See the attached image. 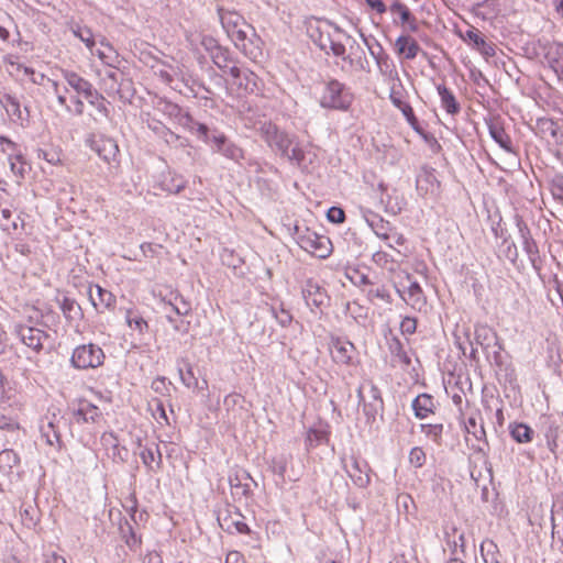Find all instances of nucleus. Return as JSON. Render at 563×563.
<instances>
[{
	"instance_id": "obj_1",
	"label": "nucleus",
	"mask_w": 563,
	"mask_h": 563,
	"mask_svg": "<svg viewBox=\"0 0 563 563\" xmlns=\"http://www.w3.org/2000/svg\"><path fill=\"white\" fill-rule=\"evenodd\" d=\"M258 131L260 135L275 153H278L282 157L287 158L299 167L302 165L305 152L295 143L294 136L280 130L272 122H264Z\"/></svg>"
},
{
	"instance_id": "obj_2",
	"label": "nucleus",
	"mask_w": 563,
	"mask_h": 563,
	"mask_svg": "<svg viewBox=\"0 0 563 563\" xmlns=\"http://www.w3.org/2000/svg\"><path fill=\"white\" fill-rule=\"evenodd\" d=\"M341 33L340 27L327 20H316L308 26L309 37L320 49L327 54L331 52L334 56L344 58L345 46L336 40V36Z\"/></svg>"
},
{
	"instance_id": "obj_3",
	"label": "nucleus",
	"mask_w": 563,
	"mask_h": 563,
	"mask_svg": "<svg viewBox=\"0 0 563 563\" xmlns=\"http://www.w3.org/2000/svg\"><path fill=\"white\" fill-rule=\"evenodd\" d=\"M353 96L340 81L332 79L327 82L320 98L322 108L334 110H347L352 103Z\"/></svg>"
},
{
	"instance_id": "obj_4",
	"label": "nucleus",
	"mask_w": 563,
	"mask_h": 563,
	"mask_svg": "<svg viewBox=\"0 0 563 563\" xmlns=\"http://www.w3.org/2000/svg\"><path fill=\"white\" fill-rule=\"evenodd\" d=\"M297 243L306 252L319 258H327L331 254V241L324 235L306 228L300 230L296 227Z\"/></svg>"
},
{
	"instance_id": "obj_5",
	"label": "nucleus",
	"mask_w": 563,
	"mask_h": 563,
	"mask_svg": "<svg viewBox=\"0 0 563 563\" xmlns=\"http://www.w3.org/2000/svg\"><path fill=\"white\" fill-rule=\"evenodd\" d=\"M103 350L96 344H82L77 346L71 355L70 362L78 369L97 368L104 362Z\"/></svg>"
},
{
	"instance_id": "obj_6",
	"label": "nucleus",
	"mask_w": 563,
	"mask_h": 563,
	"mask_svg": "<svg viewBox=\"0 0 563 563\" xmlns=\"http://www.w3.org/2000/svg\"><path fill=\"white\" fill-rule=\"evenodd\" d=\"M13 334L22 344L37 354L44 350L46 342L51 341V335L45 330L29 324H15Z\"/></svg>"
},
{
	"instance_id": "obj_7",
	"label": "nucleus",
	"mask_w": 563,
	"mask_h": 563,
	"mask_svg": "<svg viewBox=\"0 0 563 563\" xmlns=\"http://www.w3.org/2000/svg\"><path fill=\"white\" fill-rule=\"evenodd\" d=\"M397 291L400 297L412 309L421 311L427 306V299L423 290L417 280H413L410 274H406L405 280L399 283Z\"/></svg>"
},
{
	"instance_id": "obj_8",
	"label": "nucleus",
	"mask_w": 563,
	"mask_h": 563,
	"mask_svg": "<svg viewBox=\"0 0 563 563\" xmlns=\"http://www.w3.org/2000/svg\"><path fill=\"white\" fill-rule=\"evenodd\" d=\"M244 516L235 507H228L218 515V522L222 530L229 533H250V528L244 520Z\"/></svg>"
},
{
	"instance_id": "obj_9",
	"label": "nucleus",
	"mask_w": 563,
	"mask_h": 563,
	"mask_svg": "<svg viewBox=\"0 0 563 563\" xmlns=\"http://www.w3.org/2000/svg\"><path fill=\"white\" fill-rule=\"evenodd\" d=\"M230 76L233 78V84L246 93L258 95L262 91V80L247 68H240L233 65L230 67Z\"/></svg>"
},
{
	"instance_id": "obj_10",
	"label": "nucleus",
	"mask_w": 563,
	"mask_h": 563,
	"mask_svg": "<svg viewBox=\"0 0 563 563\" xmlns=\"http://www.w3.org/2000/svg\"><path fill=\"white\" fill-rule=\"evenodd\" d=\"M363 387L358 388V397L363 401V412L367 422H374L378 415H383L384 401L379 388L372 382L368 384L367 399L362 395Z\"/></svg>"
},
{
	"instance_id": "obj_11",
	"label": "nucleus",
	"mask_w": 563,
	"mask_h": 563,
	"mask_svg": "<svg viewBox=\"0 0 563 563\" xmlns=\"http://www.w3.org/2000/svg\"><path fill=\"white\" fill-rule=\"evenodd\" d=\"M302 297L306 301V305L313 311L314 309H322L329 302V296L317 282L313 279L306 280L302 289Z\"/></svg>"
},
{
	"instance_id": "obj_12",
	"label": "nucleus",
	"mask_w": 563,
	"mask_h": 563,
	"mask_svg": "<svg viewBox=\"0 0 563 563\" xmlns=\"http://www.w3.org/2000/svg\"><path fill=\"white\" fill-rule=\"evenodd\" d=\"M474 340L475 343L481 345L484 350H488L490 346H496L497 350L494 351V357L495 361L498 362L503 346L499 342V338L496 331L493 328L486 324H476L474 331Z\"/></svg>"
},
{
	"instance_id": "obj_13",
	"label": "nucleus",
	"mask_w": 563,
	"mask_h": 563,
	"mask_svg": "<svg viewBox=\"0 0 563 563\" xmlns=\"http://www.w3.org/2000/svg\"><path fill=\"white\" fill-rule=\"evenodd\" d=\"M344 468L357 487L365 488L369 484V466L366 461L351 456L350 462L344 463Z\"/></svg>"
},
{
	"instance_id": "obj_14",
	"label": "nucleus",
	"mask_w": 563,
	"mask_h": 563,
	"mask_svg": "<svg viewBox=\"0 0 563 563\" xmlns=\"http://www.w3.org/2000/svg\"><path fill=\"white\" fill-rule=\"evenodd\" d=\"M332 360L340 365L354 364L355 347L353 343L340 338L332 339L330 345Z\"/></svg>"
},
{
	"instance_id": "obj_15",
	"label": "nucleus",
	"mask_w": 563,
	"mask_h": 563,
	"mask_svg": "<svg viewBox=\"0 0 563 563\" xmlns=\"http://www.w3.org/2000/svg\"><path fill=\"white\" fill-rule=\"evenodd\" d=\"M91 147L108 164L117 162L119 147L113 139L102 135L98 136L92 141Z\"/></svg>"
},
{
	"instance_id": "obj_16",
	"label": "nucleus",
	"mask_w": 563,
	"mask_h": 563,
	"mask_svg": "<svg viewBox=\"0 0 563 563\" xmlns=\"http://www.w3.org/2000/svg\"><path fill=\"white\" fill-rule=\"evenodd\" d=\"M62 76L67 86L74 89L77 95H81L86 99L88 97L97 96V90L93 88L92 84L84 77L79 76L77 73L71 70H63Z\"/></svg>"
},
{
	"instance_id": "obj_17",
	"label": "nucleus",
	"mask_w": 563,
	"mask_h": 563,
	"mask_svg": "<svg viewBox=\"0 0 563 563\" xmlns=\"http://www.w3.org/2000/svg\"><path fill=\"white\" fill-rule=\"evenodd\" d=\"M212 142L214 145V150L218 153H221L223 156L239 162L244 158V153L241 147L230 142L224 134L217 133L213 131Z\"/></svg>"
},
{
	"instance_id": "obj_18",
	"label": "nucleus",
	"mask_w": 563,
	"mask_h": 563,
	"mask_svg": "<svg viewBox=\"0 0 563 563\" xmlns=\"http://www.w3.org/2000/svg\"><path fill=\"white\" fill-rule=\"evenodd\" d=\"M208 43L209 44H207L206 41L203 42L207 49L210 52V57L213 64L224 73L230 74V64L232 62L230 51L225 47L218 45L216 41L212 38L208 40Z\"/></svg>"
},
{
	"instance_id": "obj_19",
	"label": "nucleus",
	"mask_w": 563,
	"mask_h": 563,
	"mask_svg": "<svg viewBox=\"0 0 563 563\" xmlns=\"http://www.w3.org/2000/svg\"><path fill=\"white\" fill-rule=\"evenodd\" d=\"M218 15L222 27L227 32L228 36L235 32L240 27L249 29L246 20L238 12L218 8Z\"/></svg>"
},
{
	"instance_id": "obj_20",
	"label": "nucleus",
	"mask_w": 563,
	"mask_h": 563,
	"mask_svg": "<svg viewBox=\"0 0 563 563\" xmlns=\"http://www.w3.org/2000/svg\"><path fill=\"white\" fill-rule=\"evenodd\" d=\"M89 299L98 312L112 308L115 302V297L112 292L101 288L99 285H96L95 289L92 287L89 288Z\"/></svg>"
},
{
	"instance_id": "obj_21",
	"label": "nucleus",
	"mask_w": 563,
	"mask_h": 563,
	"mask_svg": "<svg viewBox=\"0 0 563 563\" xmlns=\"http://www.w3.org/2000/svg\"><path fill=\"white\" fill-rule=\"evenodd\" d=\"M0 103L5 109L7 114L13 122H23L29 119V110L21 109L20 101L12 95L5 93L0 99Z\"/></svg>"
},
{
	"instance_id": "obj_22",
	"label": "nucleus",
	"mask_w": 563,
	"mask_h": 563,
	"mask_svg": "<svg viewBox=\"0 0 563 563\" xmlns=\"http://www.w3.org/2000/svg\"><path fill=\"white\" fill-rule=\"evenodd\" d=\"M517 227L522 239V247L527 253L531 264L533 265V267H536V262L539 258L538 245L531 238L528 225L521 219H517Z\"/></svg>"
},
{
	"instance_id": "obj_23",
	"label": "nucleus",
	"mask_w": 563,
	"mask_h": 563,
	"mask_svg": "<svg viewBox=\"0 0 563 563\" xmlns=\"http://www.w3.org/2000/svg\"><path fill=\"white\" fill-rule=\"evenodd\" d=\"M488 131L492 139L507 153H515L510 136L506 133L498 119L488 122Z\"/></svg>"
},
{
	"instance_id": "obj_24",
	"label": "nucleus",
	"mask_w": 563,
	"mask_h": 563,
	"mask_svg": "<svg viewBox=\"0 0 563 563\" xmlns=\"http://www.w3.org/2000/svg\"><path fill=\"white\" fill-rule=\"evenodd\" d=\"M263 45L264 42L260 35L256 32H252V34L246 37V41L240 44L238 49H240L247 58L257 60L263 56Z\"/></svg>"
},
{
	"instance_id": "obj_25",
	"label": "nucleus",
	"mask_w": 563,
	"mask_h": 563,
	"mask_svg": "<svg viewBox=\"0 0 563 563\" xmlns=\"http://www.w3.org/2000/svg\"><path fill=\"white\" fill-rule=\"evenodd\" d=\"M411 407L416 418L422 420L434 412L435 400L429 394H420L412 400Z\"/></svg>"
},
{
	"instance_id": "obj_26",
	"label": "nucleus",
	"mask_w": 563,
	"mask_h": 563,
	"mask_svg": "<svg viewBox=\"0 0 563 563\" xmlns=\"http://www.w3.org/2000/svg\"><path fill=\"white\" fill-rule=\"evenodd\" d=\"M57 302L68 322H78L84 318L82 309L75 299L63 296L62 299H57Z\"/></svg>"
},
{
	"instance_id": "obj_27",
	"label": "nucleus",
	"mask_w": 563,
	"mask_h": 563,
	"mask_svg": "<svg viewBox=\"0 0 563 563\" xmlns=\"http://www.w3.org/2000/svg\"><path fill=\"white\" fill-rule=\"evenodd\" d=\"M395 47L398 54L404 55L406 59H413L420 52V46L415 38L409 35H400Z\"/></svg>"
},
{
	"instance_id": "obj_28",
	"label": "nucleus",
	"mask_w": 563,
	"mask_h": 563,
	"mask_svg": "<svg viewBox=\"0 0 563 563\" xmlns=\"http://www.w3.org/2000/svg\"><path fill=\"white\" fill-rule=\"evenodd\" d=\"M101 416L99 408L89 401L82 400L74 411V417L78 423L96 422Z\"/></svg>"
},
{
	"instance_id": "obj_29",
	"label": "nucleus",
	"mask_w": 563,
	"mask_h": 563,
	"mask_svg": "<svg viewBox=\"0 0 563 563\" xmlns=\"http://www.w3.org/2000/svg\"><path fill=\"white\" fill-rule=\"evenodd\" d=\"M544 57L556 74L563 66V43H550L544 47Z\"/></svg>"
},
{
	"instance_id": "obj_30",
	"label": "nucleus",
	"mask_w": 563,
	"mask_h": 563,
	"mask_svg": "<svg viewBox=\"0 0 563 563\" xmlns=\"http://www.w3.org/2000/svg\"><path fill=\"white\" fill-rule=\"evenodd\" d=\"M465 40L473 43L474 47L484 56L492 57L495 55V47L492 43L486 42L482 34L475 30H467L465 33Z\"/></svg>"
},
{
	"instance_id": "obj_31",
	"label": "nucleus",
	"mask_w": 563,
	"mask_h": 563,
	"mask_svg": "<svg viewBox=\"0 0 563 563\" xmlns=\"http://www.w3.org/2000/svg\"><path fill=\"white\" fill-rule=\"evenodd\" d=\"M365 221L378 238L383 240L389 239V222L385 221L379 214L369 212L365 216Z\"/></svg>"
},
{
	"instance_id": "obj_32",
	"label": "nucleus",
	"mask_w": 563,
	"mask_h": 563,
	"mask_svg": "<svg viewBox=\"0 0 563 563\" xmlns=\"http://www.w3.org/2000/svg\"><path fill=\"white\" fill-rule=\"evenodd\" d=\"M437 90L441 98V104L445 111L451 115L457 114L461 111V106L453 92L444 85H438Z\"/></svg>"
},
{
	"instance_id": "obj_33",
	"label": "nucleus",
	"mask_w": 563,
	"mask_h": 563,
	"mask_svg": "<svg viewBox=\"0 0 563 563\" xmlns=\"http://www.w3.org/2000/svg\"><path fill=\"white\" fill-rule=\"evenodd\" d=\"M143 464L153 472H157L162 467V453L158 450V445L153 448H144L140 453Z\"/></svg>"
},
{
	"instance_id": "obj_34",
	"label": "nucleus",
	"mask_w": 563,
	"mask_h": 563,
	"mask_svg": "<svg viewBox=\"0 0 563 563\" xmlns=\"http://www.w3.org/2000/svg\"><path fill=\"white\" fill-rule=\"evenodd\" d=\"M388 349L394 360L405 366H409L411 363L410 357L404 349V344L397 336H393L388 341Z\"/></svg>"
},
{
	"instance_id": "obj_35",
	"label": "nucleus",
	"mask_w": 563,
	"mask_h": 563,
	"mask_svg": "<svg viewBox=\"0 0 563 563\" xmlns=\"http://www.w3.org/2000/svg\"><path fill=\"white\" fill-rule=\"evenodd\" d=\"M510 434L518 443H528L532 440L533 430L525 423L510 424Z\"/></svg>"
},
{
	"instance_id": "obj_36",
	"label": "nucleus",
	"mask_w": 563,
	"mask_h": 563,
	"mask_svg": "<svg viewBox=\"0 0 563 563\" xmlns=\"http://www.w3.org/2000/svg\"><path fill=\"white\" fill-rule=\"evenodd\" d=\"M183 124L189 130L191 131L192 133H196L198 135V137H200L201 140H203L205 142H208L209 140V129L206 124L203 123H200L198 121H196L190 114H185L184 115V122Z\"/></svg>"
},
{
	"instance_id": "obj_37",
	"label": "nucleus",
	"mask_w": 563,
	"mask_h": 563,
	"mask_svg": "<svg viewBox=\"0 0 563 563\" xmlns=\"http://www.w3.org/2000/svg\"><path fill=\"white\" fill-rule=\"evenodd\" d=\"M389 11L393 14H397L398 15V20L394 19V24H396V25L397 24H401L402 26H405L406 22H408L410 20V18L412 16V13L409 10V8L405 3L399 1V0H395L390 4Z\"/></svg>"
},
{
	"instance_id": "obj_38",
	"label": "nucleus",
	"mask_w": 563,
	"mask_h": 563,
	"mask_svg": "<svg viewBox=\"0 0 563 563\" xmlns=\"http://www.w3.org/2000/svg\"><path fill=\"white\" fill-rule=\"evenodd\" d=\"M481 555L484 563H499L498 561V548L492 540H484L481 544Z\"/></svg>"
},
{
	"instance_id": "obj_39",
	"label": "nucleus",
	"mask_w": 563,
	"mask_h": 563,
	"mask_svg": "<svg viewBox=\"0 0 563 563\" xmlns=\"http://www.w3.org/2000/svg\"><path fill=\"white\" fill-rule=\"evenodd\" d=\"M20 462V457L16 452L11 449H5L0 452V470L9 473Z\"/></svg>"
},
{
	"instance_id": "obj_40",
	"label": "nucleus",
	"mask_w": 563,
	"mask_h": 563,
	"mask_svg": "<svg viewBox=\"0 0 563 563\" xmlns=\"http://www.w3.org/2000/svg\"><path fill=\"white\" fill-rule=\"evenodd\" d=\"M553 527H552V538L558 545V550L563 554V508L561 511H556L555 516L552 517Z\"/></svg>"
},
{
	"instance_id": "obj_41",
	"label": "nucleus",
	"mask_w": 563,
	"mask_h": 563,
	"mask_svg": "<svg viewBox=\"0 0 563 563\" xmlns=\"http://www.w3.org/2000/svg\"><path fill=\"white\" fill-rule=\"evenodd\" d=\"M456 532H457V529L454 526L445 527V529H444L446 541H448L449 545L453 548L452 551L455 552L456 549L460 548L461 552H464V548H465V537H464V533L461 532L457 536V538H455V533Z\"/></svg>"
},
{
	"instance_id": "obj_42",
	"label": "nucleus",
	"mask_w": 563,
	"mask_h": 563,
	"mask_svg": "<svg viewBox=\"0 0 563 563\" xmlns=\"http://www.w3.org/2000/svg\"><path fill=\"white\" fill-rule=\"evenodd\" d=\"M125 321L132 330L137 331L140 334H143L148 330L147 322L132 310L126 311Z\"/></svg>"
},
{
	"instance_id": "obj_43",
	"label": "nucleus",
	"mask_w": 563,
	"mask_h": 563,
	"mask_svg": "<svg viewBox=\"0 0 563 563\" xmlns=\"http://www.w3.org/2000/svg\"><path fill=\"white\" fill-rule=\"evenodd\" d=\"M165 309L170 310V312L178 317L188 316L191 311L190 305L178 296H175L174 301H168L167 303H165Z\"/></svg>"
},
{
	"instance_id": "obj_44",
	"label": "nucleus",
	"mask_w": 563,
	"mask_h": 563,
	"mask_svg": "<svg viewBox=\"0 0 563 563\" xmlns=\"http://www.w3.org/2000/svg\"><path fill=\"white\" fill-rule=\"evenodd\" d=\"M96 55L104 65L110 67H113L119 62V54L111 44H106L104 49H97Z\"/></svg>"
},
{
	"instance_id": "obj_45",
	"label": "nucleus",
	"mask_w": 563,
	"mask_h": 563,
	"mask_svg": "<svg viewBox=\"0 0 563 563\" xmlns=\"http://www.w3.org/2000/svg\"><path fill=\"white\" fill-rule=\"evenodd\" d=\"M0 151L8 155L9 161H12V157L21 158V151L18 145L5 136H0Z\"/></svg>"
},
{
	"instance_id": "obj_46",
	"label": "nucleus",
	"mask_w": 563,
	"mask_h": 563,
	"mask_svg": "<svg viewBox=\"0 0 563 563\" xmlns=\"http://www.w3.org/2000/svg\"><path fill=\"white\" fill-rule=\"evenodd\" d=\"M421 431L432 441L440 444L442 440V433H443V424L442 423H434V424H424L422 423L420 426Z\"/></svg>"
},
{
	"instance_id": "obj_47",
	"label": "nucleus",
	"mask_w": 563,
	"mask_h": 563,
	"mask_svg": "<svg viewBox=\"0 0 563 563\" xmlns=\"http://www.w3.org/2000/svg\"><path fill=\"white\" fill-rule=\"evenodd\" d=\"M366 296L371 301H374V299H380L385 302H390V295L385 288V286H378V287H369L365 290Z\"/></svg>"
},
{
	"instance_id": "obj_48",
	"label": "nucleus",
	"mask_w": 563,
	"mask_h": 563,
	"mask_svg": "<svg viewBox=\"0 0 563 563\" xmlns=\"http://www.w3.org/2000/svg\"><path fill=\"white\" fill-rule=\"evenodd\" d=\"M287 457L285 455L276 456L272 460L271 470L274 474L278 475L282 479L285 477L287 471Z\"/></svg>"
},
{
	"instance_id": "obj_49",
	"label": "nucleus",
	"mask_w": 563,
	"mask_h": 563,
	"mask_svg": "<svg viewBox=\"0 0 563 563\" xmlns=\"http://www.w3.org/2000/svg\"><path fill=\"white\" fill-rule=\"evenodd\" d=\"M87 101L93 106L97 110V112L107 118L109 115V110L107 108V101L104 99V97L102 95H100L98 91H97V96L95 97H88L87 98Z\"/></svg>"
},
{
	"instance_id": "obj_50",
	"label": "nucleus",
	"mask_w": 563,
	"mask_h": 563,
	"mask_svg": "<svg viewBox=\"0 0 563 563\" xmlns=\"http://www.w3.org/2000/svg\"><path fill=\"white\" fill-rule=\"evenodd\" d=\"M426 452L420 446H415L409 453V463L415 467H422L426 463Z\"/></svg>"
},
{
	"instance_id": "obj_51",
	"label": "nucleus",
	"mask_w": 563,
	"mask_h": 563,
	"mask_svg": "<svg viewBox=\"0 0 563 563\" xmlns=\"http://www.w3.org/2000/svg\"><path fill=\"white\" fill-rule=\"evenodd\" d=\"M252 32H256L254 26L249 23V29L240 27L235 30L229 37L232 40L234 46L238 48L241 43L246 41V37L252 34Z\"/></svg>"
},
{
	"instance_id": "obj_52",
	"label": "nucleus",
	"mask_w": 563,
	"mask_h": 563,
	"mask_svg": "<svg viewBox=\"0 0 563 563\" xmlns=\"http://www.w3.org/2000/svg\"><path fill=\"white\" fill-rule=\"evenodd\" d=\"M166 319L173 325L174 330L177 332L186 333L189 330L190 322L177 319L174 317V313L170 310L165 309Z\"/></svg>"
},
{
	"instance_id": "obj_53",
	"label": "nucleus",
	"mask_w": 563,
	"mask_h": 563,
	"mask_svg": "<svg viewBox=\"0 0 563 563\" xmlns=\"http://www.w3.org/2000/svg\"><path fill=\"white\" fill-rule=\"evenodd\" d=\"M21 520L26 528H35L37 523L36 509L31 506L23 509V511H21Z\"/></svg>"
},
{
	"instance_id": "obj_54",
	"label": "nucleus",
	"mask_w": 563,
	"mask_h": 563,
	"mask_svg": "<svg viewBox=\"0 0 563 563\" xmlns=\"http://www.w3.org/2000/svg\"><path fill=\"white\" fill-rule=\"evenodd\" d=\"M466 430L468 433H473V435L477 440H482L486 435L483 423L477 424L476 418H474V417H470L467 419Z\"/></svg>"
},
{
	"instance_id": "obj_55",
	"label": "nucleus",
	"mask_w": 563,
	"mask_h": 563,
	"mask_svg": "<svg viewBox=\"0 0 563 563\" xmlns=\"http://www.w3.org/2000/svg\"><path fill=\"white\" fill-rule=\"evenodd\" d=\"M11 211L9 209H2L0 211V225L5 231H15L18 229V223L15 221L10 222Z\"/></svg>"
},
{
	"instance_id": "obj_56",
	"label": "nucleus",
	"mask_w": 563,
	"mask_h": 563,
	"mask_svg": "<svg viewBox=\"0 0 563 563\" xmlns=\"http://www.w3.org/2000/svg\"><path fill=\"white\" fill-rule=\"evenodd\" d=\"M9 163H10V168L13 172V174L23 178L26 173V167H27V164L24 161L23 156L21 155L20 159H15V157H12V161H9Z\"/></svg>"
},
{
	"instance_id": "obj_57",
	"label": "nucleus",
	"mask_w": 563,
	"mask_h": 563,
	"mask_svg": "<svg viewBox=\"0 0 563 563\" xmlns=\"http://www.w3.org/2000/svg\"><path fill=\"white\" fill-rule=\"evenodd\" d=\"M400 330L402 334H413L417 330V319L405 317L400 323Z\"/></svg>"
},
{
	"instance_id": "obj_58",
	"label": "nucleus",
	"mask_w": 563,
	"mask_h": 563,
	"mask_svg": "<svg viewBox=\"0 0 563 563\" xmlns=\"http://www.w3.org/2000/svg\"><path fill=\"white\" fill-rule=\"evenodd\" d=\"M327 218L332 223H342L345 220V213L339 207H331L328 210Z\"/></svg>"
},
{
	"instance_id": "obj_59",
	"label": "nucleus",
	"mask_w": 563,
	"mask_h": 563,
	"mask_svg": "<svg viewBox=\"0 0 563 563\" xmlns=\"http://www.w3.org/2000/svg\"><path fill=\"white\" fill-rule=\"evenodd\" d=\"M179 376L183 384L186 385L187 387H191L194 384H197L196 377L190 366H188L186 371L179 368Z\"/></svg>"
},
{
	"instance_id": "obj_60",
	"label": "nucleus",
	"mask_w": 563,
	"mask_h": 563,
	"mask_svg": "<svg viewBox=\"0 0 563 563\" xmlns=\"http://www.w3.org/2000/svg\"><path fill=\"white\" fill-rule=\"evenodd\" d=\"M79 40L85 43V45L87 46V48L90 49L91 53H93L92 48L96 42L90 29L86 27V30H82L79 34Z\"/></svg>"
},
{
	"instance_id": "obj_61",
	"label": "nucleus",
	"mask_w": 563,
	"mask_h": 563,
	"mask_svg": "<svg viewBox=\"0 0 563 563\" xmlns=\"http://www.w3.org/2000/svg\"><path fill=\"white\" fill-rule=\"evenodd\" d=\"M376 64L383 74L391 73L393 67H394L393 62L390 60V58L387 54H384L383 56H380L378 58V60L376 62Z\"/></svg>"
},
{
	"instance_id": "obj_62",
	"label": "nucleus",
	"mask_w": 563,
	"mask_h": 563,
	"mask_svg": "<svg viewBox=\"0 0 563 563\" xmlns=\"http://www.w3.org/2000/svg\"><path fill=\"white\" fill-rule=\"evenodd\" d=\"M23 73L30 76V79L35 85H44V81L47 79L44 74H36L32 68L24 66Z\"/></svg>"
},
{
	"instance_id": "obj_63",
	"label": "nucleus",
	"mask_w": 563,
	"mask_h": 563,
	"mask_svg": "<svg viewBox=\"0 0 563 563\" xmlns=\"http://www.w3.org/2000/svg\"><path fill=\"white\" fill-rule=\"evenodd\" d=\"M366 4L378 14H384L387 11V7L383 0H364Z\"/></svg>"
},
{
	"instance_id": "obj_64",
	"label": "nucleus",
	"mask_w": 563,
	"mask_h": 563,
	"mask_svg": "<svg viewBox=\"0 0 563 563\" xmlns=\"http://www.w3.org/2000/svg\"><path fill=\"white\" fill-rule=\"evenodd\" d=\"M225 563H245L244 555L239 551H230L227 554Z\"/></svg>"
}]
</instances>
